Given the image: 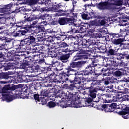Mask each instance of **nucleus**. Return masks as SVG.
<instances>
[{
  "instance_id": "obj_50",
  "label": "nucleus",
  "mask_w": 129,
  "mask_h": 129,
  "mask_svg": "<svg viewBox=\"0 0 129 129\" xmlns=\"http://www.w3.org/2000/svg\"><path fill=\"white\" fill-rule=\"evenodd\" d=\"M14 66H15V64L12 61L9 62L7 64V66L5 67L4 69L5 70H10V69H13Z\"/></svg>"
},
{
  "instance_id": "obj_24",
  "label": "nucleus",
  "mask_w": 129,
  "mask_h": 129,
  "mask_svg": "<svg viewBox=\"0 0 129 129\" xmlns=\"http://www.w3.org/2000/svg\"><path fill=\"white\" fill-rule=\"evenodd\" d=\"M117 69H118V70L113 72V74L115 77H122V76H124V75H127L126 72L125 70H123V69L121 68Z\"/></svg>"
},
{
  "instance_id": "obj_57",
  "label": "nucleus",
  "mask_w": 129,
  "mask_h": 129,
  "mask_svg": "<svg viewBox=\"0 0 129 129\" xmlns=\"http://www.w3.org/2000/svg\"><path fill=\"white\" fill-rule=\"evenodd\" d=\"M94 104L96 108H97V109H105V107L106 106L105 104H100L97 105V104L94 103Z\"/></svg>"
},
{
  "instance_id": "obj_20",
  "label": "nucleus",
  "mask_w": 129,
  "mask_h": 129,
  "mask_svg": "<svg viewBox=\"0 0 129 129\" xmlns=\"http://www.w3.org/2000/svg\"><path fill=\"white\" fill-rule=\"evenodd\" d=\"M13 74L12 72H8L6 73H2L0 74V78L1 79H6L7 80H9L8 82H10V80H13V77L11 76Z\"/></svg>"
},
{
  "instance_id": "obj_33",
  "label": "nucleus",
  "mask_w": 129,
  "mask_h": 129,
  "mask_svg": "<svg viewBox=\"0 0 129 129\" xmlns=\"http://www.w3.org/2000/svg\"><path fill=\"white\" fill-rule=\"evenodd\" d=\"M23 29V30H20L21 37H22V36H25L27 35V33H30V32H31V30L28 27V25H25Z\"/></svg>"
},
{
  "instance_id": "obj_45",
  "label": "nucleus",
  "mask_w": 129,
  "mask_h": 129,
  "mask_svg": "<svg viewBox=\"0 0 129 129\" xmlns=\"http://www.w3.org/2000/svg\"><path fill=\"white\" fill-rule=\"evenodd\" d=\"M79 46H80L78 44V40H77V41H75L74 45H73V50H72L71 53H72V54L74 53V52H76L79 49Z\"/></svg>"
},
{
  "instance_id": "obj_14",
  "label": "nucleus",
  "mask_w": 129,
  "mask_h": 129,
  "mask_svg": "<svg viewBox=\"0 0 129 129\" xmlns=\"http://www.w3.org/2000/svg\"><path fill=\"white\" fill-rule=\"evenodd\" d=\"M63 13H62V16H66V17H70L71 19H73L75 20L77 18V13H74V6H73L72 9H67V6H66Z\"/></svg>"
},
{
  "instance_id": "obj_64",
  "label": "nucleus",
  "mask_w": 129,
  "mask_h": 129,
  "mask_svg": "<svg viewBox=\"0 0 129 129\" xmlns=\"http://www.w3.org/2000/svg\"><path fill=\"white\" fill-rule=\"evenodd\" d=\"M56 101L55 102H60L61 101L64 100L65 99V97L60 95V96H58L55 97Z\"/></svg>"
},
{
  "instance_id": "obj_22",
  "label": "nucleus",
  "mask_w": 129,
  "mask_h": 129,
  "mask_svg": "<svg viewBox=\"0 0 129 129\" xmlns=\"http://www.w3.org/2000/svg\"><path fill=\"white\" fill-rule=\"evenodd\" d=\"M116 56H117V60H121L122 59L129 60V52L127 51H124L122 53H116Z\"/></svg>"
},
{
  "instance_id": "obj_43",
  "label": "nucleus",
  "mask_w": 129,
  "mask_h": 129,
  "mask_svg": "<svg viewBox=\"0 0 129 129\" xmlns=\"http://www.w3.org/2000/svg\"><path fill=\"white\" fill-rule=\"evenodd\" d=\"M108 55H110L111 56L116 55V51L115 50L112 49L111 47H107V52H106Z\"/></svg>"
},
{
  "instance_id": "obj_36",
  "label": "nucleus",
  "mask_w": 129,
  "mask_h": 129,
  "mask_svg": "<svg viewBox=\"0 0 129 129\" xmlns=\"http://www.w3.org/2000/svg\"><path fill=\"white\" fill-rule=\"evenodd\" d=\"M29 97H31V98H34L36 102H39L40 100V95L38 94H36V93H30Z\"/></svg>"
},
{
  "instance_id": "obj_16",
  "label": "nucleus",
  "mask_w": 129,
  "mask_h": 129,
  "mask_svg": "<svg viewBox=\"0 0 129 129\" xmlns=\"http://www.w3.org/2000/svg\"><path fill=\"white\" fill-rule=\"evenodd\" d=\"M30 91L27 87H23L21 88V93L18 94V98H22V99H28L30 96Z\"/></svg>"
},
{
  "instance_id": "obj_35",
  "label": "nucleus",
  "mask_w": 129,
  "mask_h": 129,
  "mask_svg": "<svg viewBox=\"0 0 129 129\" xmlns=\"http://www.w3.org/2000/svg\"><path fill=\"white\" fill-rule=\"evenodd\" d=\"M109 61L110 62V64H111V66L112 67V70H117L118 68L115 69V68L114 67H118V66H119V62H118V61H116L114 60H109Z\"/></svg>"
},
{
  "instance_id": "obj_32",
  "label": "nucleus",
  "mask_w": 129,
  "mask_h": 129,
  "mask_svg": "<svg viewBox=\"0 0 129 129\" xmlns=\"http://www.w3.org/2000/svg\"><path fill=\"white\" fill-rule=\"evenodd\" d=\"M87 106H92V107H95V104L93 103V98L90 97H87L85 98Z\"/></svg>"
},
{
  "instance_id": "obj_38",
  "label": "nucleus",
  "mask_w": 129,
  "mask_h": 129,
  "mask_svg": "<svg viewBox=\"0 0 129 129\" xmlns=\"http://www.w3.org/2000/svg\"><path fill=\"white\" fill-rule=\"evenodd\" d=\"M39 12H51L52 11L51 7H49V5L47 4L46 7H39L38 9Z\"/></svg>"
},
{
  "instance_id": "obj_37",
  "label": "nucleus",
  "mask_w": 129,
  "mask_h": 129,
  "mask_svg": "<svg viewBox=\"0 0 129 129\" xmlns=\"http://www.w3.org/2000/svg\"><path fill=\"white\" fill-rule=\"evenodd\" d=\"M124 41V39L123 38H118L116 39L112 40L111 41L112 43L113 44V45H121L122 43V42Z\"/></svg>"
},
{
  "instance_id": "obj_29",
  "label": "nucleus",
  "mask_w": 129,
  "mask_h": 129,
  "mask_svg": "<svg viewBox=\"0 0 129 129\" xmlns=\"http://www.w3.org/2000/svg\"><path fill=\"white\" fill-rule=\"evenodd\" d=\"M119 115H122L123 118L127 119L129 118V107H127L126 111H120L118 112Z\"/></svg>"
},
{
  "instance_id": "obj_47",
  "label": "nucleus",
  "mask_w": 129,
  "mask_h": 129,
  "mask_svg": "<svg viewBox=\"0 0 129 129\" xmlns=\"http://www.w3.org/2000/svg\"><path fill=\"white\" fill-rule=\"evenodd\" d=\"M41 51H42V52H46V53H52L51 46H41Z\"/></svg>"
},
{
  "instance_id": "obj_13",
  "label": "nucleus",
  "mask_w": 129,
  "mask_h": 129,
  "mask_svg": "<svg viewBox=\"0 0 129 129\" xmlns=\"http://www.w3.org/2000/svg\"><path fill=\"white\" fill-rule=\"evenodd\" d=\"M97 64H93L91 62L90 64H88L85 68V70L83 71L84 75L90 76L92 75V73H94L95 70V67Z\"/></svg>"
},
{
  "instance_id": "obj_5",
  "label": "nucleus",
  "mask_w": 129,
  "mask_h": 129,
  "mask_svg": "<svg viewBox=\"0 0 129 129\" xmlns=\"http://www.w3.org/2000/svg\"><path fill=\"white\" fill-rule=\"evenodd\" d=\"M73 94H70L68 96H64L63 100L60 102H57V106H60L62 108L67 107H74L73 105Z\"/></svg>"
},
{
  "instance_id": "obj_25",
  "label": "nucleus",
  "mask_w": 129,
  "mask_h": 129,
  "mask_svg": "<svg viewBox=\"0 0 129 129\" xmlns=\"http://www.w3.org/2000/svg\"><path fill=\"white\" fill-rule=\"evenodd\" d=\"M68 83H74V84H79L82 85V81H81V78L78 76H73V79H69Z\"/></svg>"
},
{
  "instance_id": "obj_55",
  "label": "nucleus",
  "mask_w": 129,
  "mask_h": 129,
  "mask_svg": "<svg viewBox=\"0 0 129 129\" xmlns=\"http://www.w3.org/2000/svg\"><path fill=\"white\" fill-rule=\"evenodd\" d=\"M58 42H57V44H54L53 45H51L50 46L52 53L56 52V50H57V49H59V48H60V47H59V44H58Z\"/></svg>"
},
{
  "instance_id": "obj_27",
  "label": "nucleus",
  "mask_w": 129,
  "mask_h": 129,
  "mask_svg": "<svg viewBox=\"0 0 129 129\" xmlns=\"http://www.w3.org/2000/svg\"><path fill=\"white\" fill-rule=\"evenodd\" d=\"M95 84L99 85L100 84V82L99 81H97L95 83L93 80L89 79L87 80V82L85 83L86 87H90L91 88H93V86Z\"/></svg>"
},
{
  "instance_id": "obj_28",
  "label": "nucleus",
  "mask_w": 129,
  "mask_h": 129,
  "mask_svg": "<svg viewBox=\"0 0 129 129\" xmlns=\"http://www.w3.org/2000/svg\"><path fill=\"white\" fill-rule=\"evenodd\" d=\"M71 71L74 72V71L70 70V68L68 67L67 68L61 73L62 75H63V77H64V78H68V77H69L70 75H72V74L70 72Z\"/></svg>"
},
{
  "instance_id": "obj_1",
  "label": "nucleus",
  "mask_w": 129,
  "mask_h": 129,
  "mask_svg": "<svg viewBox=\"0 0 129 129\" xmlns=\"http://www.w3.org/2000/svg\"><path fill=\"white\" fill-rule=\"evenodd\" d=\"M123 5V0H108L101 2L96 4L97 8L99 11H115L118 9V7H121Z\"/></svg>"
},
{
  "instance_id": "obj_26",
  "label": "nucleus",
  "mask_w": 129,
  "mask_h": 129,
  "mask_svg": "<svg viewBox=\"0 0 129 129\" xmlns=\"http://www.w3.org/2000/svg\"><path fill=\"white\" fill-rule=\"evenodd\" d=\"M71 55H72V52L62 54L61 56H60L59 59L62 63H67V62H69V59L71 57Z\"/></svg>"
},
{
  "instance_id": "obj_59",
  "label": "nucleus",
  "mask_w": 129,
  "mask_h": 129,
  "mask_svg": "<svg viewBox=\"0 0 129 129\" xmlns=\"http://www.w3.org/2000/svg\"><path fill=\"white\" fill-rule=\"evenodd\" d=\"M50 64H51L52 67H56L57 68V67L60 66V62L58 61H54V60H52Z\"/></svg>"
},
{
  "instance_id": "obj_61",
  "label": "nucleus",
  "mask_w": 129,
  "mask_h": 129,
  "mask_svg": "<svg viewBox=\"0 0 129 129\" xmlns=\"http://www.w3.org/2000/svg\"><path fill=\"white\" fill-rule=\"evenodd\" d=\"M58 45H59L60 48H66L67 47H69V45L65 42H58Z\"/></svg>"
},
{
  "instance_id": "obj_49",
  "label": "nucleus",
  "mask_w": 129,
  "mask_h": 129,
  "mask_svg": "<svg viewBox=\"0 0 129 129\" xmlns=\"http://www.w3.org/2000/svg\"><path fill=\"white\" fill-rule=\"evenodd\" d=\"M39 22V20L38 19L36 20V21H33L32 23V24L30 25H27V27L31 30V29H34L35 28L37 27V24H38Z\"/></svg>"
},
{
  "instance_id": "obj_63",
  "label": "nucleus",
  "mask_w": 129,
  "mask_h": 129,
  "mask_svg": "<svg viewBox=\"0 0 129 129\" xmlns=\"http://www.w3.org/2000/svg\"><path fill=\"white\" fill-rule=\"evenodd\" d=\"M36 81V79L31 77L29 75L27 76V79L26 80V83L28 82H35Z\"/></svg>"
},
{
  "instance_id": "obj_6",
  "label": "nucleus",
  "mask_w": 129,
  "mask_h": 129,
  "mask_svg": "<svg viewBox=\"0 0 129 129\" xmlns=\"http://www.w3.org/2000/svg\"><path fill=\"white\" fill-rule=\"evenodd\" d=\"M72 97L73 101V105L72 106H73V107L78 108V107L87 106L85 99L84 98L83 99V100H80L81 98H80V95L78 94V93H76L75 94H73Z\"/></svg>"
},
{
  "instance_id": "obj_19",
  "label": "nucleus",
  "mask_w": 129,
  "mask_h": 129,
  "mask_svg": "<svg viewBox=\"0 0 129 129\" xmlns=\"http://www.w3.org/2000/svg\"><path fill=\"white\" fill-rule=\"evenodd\" d=\"M65 8V5L63 3H54L52 4V9L55 11V12H58V13H63L64 12V9Z\"/></svg>"
},
{
  "instance_id": "obj_23",
  "label": "nucleus",
  "mask_w": 129,
  "mask_h": 129,
  "mask_svg": "<svg viewBox=\"0 0 129 129\" xmlns=\"http://www.w3.org/2000/svg\"><path fill=\"white\" fill-rule=\"evenodd\" d=\"M31 60L30 57H26L23 59V62L20 64V69H26L27 66L31 65Z\"/></svg>"
},
{
  "instance_id": "obj_58",
  "label": "nucleus",
  "mask_w": 129,
  "mask_h": 129,
  "mask_svg": "<svg viewBox=\"0 0 129 129\" xmlns=\"http://www.w3.org/2000/svg\"><path fill=\"white\" fill-rule=\"evenodd\" d=\"M29 18L30 19L31 22H32V21H34V20H38L39 17H38V15H36L35 14H34V13H31L29 16Z\"/></svg>"
},
{
  "instance_id": "obj_41",
  "label": "nucleus",
  "mask_w": 129,
  "mask_h": 129,
  "mask_svg": "<svg viewBox=\"0 0 129 129\" xmlns=\"http://www.w3.org/2000/svg\"><path fill=\"white\" fill-rule=\"evenodd\" d=\"M0 42L3 43V44H7V43L11 42V39L6 36H0Z\"/></svg>"
},
{
  "instance_id": "obj_44",
  "label": "nucleus",
  "mask_w": 129,
  "mask_h": 129,
  "mask_svg": "<svg viewBox=\"0 0 129 129\" xmlns=\"http://www.w3.org/2000/svg\"><path fill=\"white\" fill-rule=\"evenodd\" d=\"M49 98H47L46 97H41L39 99V101H38V104H42V105H44L47 103V102L48 101V99Z\"/></svg>"
},
{
  "instance_id": "obj_7",
  "label": "nucleus",
  "mask_w": 129,
  "mask_h": 129,
  "mask_svg": "<svg viewBox=\"0 0 129 129\" xmlns=\"http://www.w3.org/2000/svg\"><path fill=\"white\" fill-rule=\"evenodd\" d=\"M10 90V85H5L2 90V94L3 98L7 101V102H11L15 99L14 97V93L13 92L9 91Z\"/></svg>"
},
{
  "instance_id": "obj_4",
  "label": "nucleus",
  "mask_w": 129,
  "mask_h": 129,
  "mask_svg": "<svg viewBox=\"0 0 129 129\" xmlns=\"http://www.w3.org/2000/svg\"><path fill=\"white\" fill-rule=\"evenodd\" d=\"M36 41L34 34H31L27 38L19 40L20 43L17 45L20 47L19 49L26 51L27 46H29L32 43Z\"/></svg>"
},
{
  "instance_id": "obj_21",
  "label": "nucleus",
  "mask_w": 129,
  "mask_h": 129,
  "mask_svg": "<svg viewBox=\"0 0 129 129\" xmlns=\"http://www.w3.org/2000/svg\"><path fill=\"white\" fill-rule=\"evenodd\" d=\"M108 36H103L104 38H105V40L106 41H110V39L111 41L112 40H115L116 39H118V38H120V36H119V34L118 33H108Z\"/></svg>"
},
{
  "instance_id": "obj_40",
  "label": "nucleus",
  "mask_w": 129,
  "mask_h": 129,
  "mask_svg": "<svg viewBox=\"0 0 129 129\" xmlns=\"http://www.w3.org/2000/svg\"><path fill=\"white\" fill-rule=\"evenodd\" d=\"M119 34V36H120V38L121 37L122 38H123L125 37L127 34V30H126V29L125 28H122L120 29L119 33H118Z\"/></svg>"
},
{
  "instance_id": "obj_10",
  "label": "nucleus",
  "mask_w": 129,
  "mask_h": 129,
  "mask_svg": "<svg viewBox=\"0 0 129 129\" xmlns=\"http://www.w3.org/2000/svg\"><path fill=\"white\" fill-rule=\"evenodd\" d=\"M46 87H54L51 88L50 89H48V90L46 91H42L41 93V96H43L44 97H46L49 98L50 96H51V95H50L51 92H53V89L54 90L55 92H58L60 91V89L58 88V86L55 85L54 86V85H52L51 84H48L47 85H45Z\"/></svg>"
},
{
  "instance_id": "obj_51",
  "label": "nucleus",
  "mask_w": 129,
  "mask_h": 129,
  "mask_svg": "<svg viewBox=\"0 0 129 129\" xmlns=\"http://www.w3.org/2000/svg\"><path fill=\"white\" fill-rule=\"evenodd\" d=\"M34 50H35V52H36V53H39V54H34V57H36V56L39 57V56H40V55L41 54V50H42V46H37V47H35Z\"/></svg>"
},
{
  "instance_id": "obj_18",
  "label": "nucleus",
  "mask_w": 129,
  "mask_h": 129,
  "mask_svg": "<svg viewBox=\"0 0 129 129\" xmlns=\"http://www.w3.org/2000/svg\"><path fill=\"white\" fill-rule=\"evenodd\" d=\"M105 111L106 112H112L116 110L117 113H118L116 109V107H117V104L116 103H112L109 104H105Z\"/></svg>"
},
{
  "instance_id": "obj_31",
  "label": "nucleus",
  "mask_w": 129,
  "mask_h": 129,
  "mask_svg": "<svg viewBox=\"0 0 129 129\" xmlns=\"http://www.w3.org/2000/svg\"><path fill=\"white\" fill-rule=\"evenodd\" d=\"M78 44L80 46H86V47H87L88 45H89V43H90V44L91 43V42H90V41H91V39H88V40H86V39H78Z\"/></svg>"
},
{
  "instance_id": "obj_11",
  "label": "nucleus",
  "mask_w": 129,
  "mask_h": 129,
  "mask_svg": "<svg viewBox=\"0 0 129 129\" xmlns=\"http://www.w3.org/2000/svg\"><path fill=\"white\" fill-rule=\"evenodd\" d=\"M14 7H15V4L13 3L7 5L2 4L0 5V13L4 15H11V14H13L12 9Z\"/></svg>"
},
{
  "instance_id": "obj_2",
  "label": "nucleus",
  "mask_w": 129,
  "mask_h": 129,
  "mask_svg": "<svg viewBox=\"0 0 129 129\" xmlns=\"http://www.w3.org/2000/svg\"><path fill=\"white\" fill-rule=\"evenodd\" d=\"M15 49L12 50L10 52L8 51V53H11V55L7 60L12 62L15 65H18V63H19V61L20 60V57H18V56H19V54L20 53H23V52H25L26 50L20 49V46L18 44L15 45Z\"/></svg>"
},
{
  "instance_id": "obj_9",
  "label": "nucleus",
  "mask_w": 129,
  "mask_h": 129,
  "mask_svg": "<svg viewBox=\"0 0 129 129\" xmlns=\"http://www.w3.org/2000/svg\"><path fill=\"white\" fill-rule=\"evenodd\" d=\"M79 61L77 55H75L73 59L69 62V65L68 67L70 68L71 70H73L74 71V69L73 68H81L82 67V65L83 64H85L86 63V61Z\"/></svg>"
},
{
  "instance_id": "obj_17",
  "label": "nucleus",
  "mask_w": 129,
  "mask_h": 129,
  "mask_svg": "<svg viewBox=\"0 0 129 129\" xmlns=\"http://www.w3.org/2000/svg\"><path fill=\"white\" fill-rule=\"evenodd\" d=\"M91 42L89 43V45H87L86 46V50H84L85 53H86V52H96L97 51V49H98V47H96L95 46H94L95 44H96V42H95V40H91L90 41Z\"/></svg>"
},
{
  "instance_id": "obj_48",
  "label": "nucleus",
  "mask_w": 129,
  "mask_h": 129,
  "mask_svg": "<svg viewBox=\"0 0 129 129\" xmlns=\"http://www.w3.org/2000/svg\"><path fill=\"white\" fill-rule=\"evenodd\" d=\"M77 57H78V59L79 60H87V59H89V57L87 55H85V54H76Z\"/></svg>"
},
{
  "instance_id": "obj_34",
  "label": "nucleus",
  "mask_w": 129,
  "mask_h": 129,
  "mask_svg": "<svg viewBox=\"0 0 129 129\" xmlns=\"http://www.w3.org/2000/svg\"><path fill=\"white\" fill-rule=\"evenodd\" d=\"M53 42H54V40H53V39H50V38H45L43 41V44L45 46L51 47V45L50 43H52V44H53Z\"/></svg>"
},
{
  "instance_id": "obj_3",
  "label": "nucleus",
  "mask_w": 129,
  "mask_h": 129,
  "mask_svg": "<svg viewBox=\"0 0 129 129\" xmlns=\"http://www.w3.org/2000/svg\"><path fill=\"white\" fill-rule=\"evenodd\" d=\"M79 33V31L76 29V27L72 26L68 32H60L59 36L58 37V40L64 41L68 38V40L71 39L73 37L72 35Z\"/></svg>"
},
{
  "instance_id": "obj_30",
  "label": "nucleus",
  "mask_w": 129,
  "mask_h": 129,
  "mask_svg": "<svg viewBox=\"0 0 129 129\" xmlns=\"http://www.w3.org/2000/svg\"><path fill=\"white\" fill-rule=\"evenodd\" d=\"M102 81H103L104 84L105 85H108V84H110V83H114V78L111 77H107L102 79Z\"/></svg>"
},
{
  "instance_id": "obj_15",
  "label": "nucleus",
  "mask_w": 129,
  "mask_h": 129,
  "mask_svg": "<svg viewBox=\"0 0 129 129\" xmlns=\"http://www.w3.org/2000/svg\"><path fill=\"white\" fill-rule=\"evenodd\" d=\"M74 21L73 18L68 17H59L57 20V24L59 26H66L69 24H71Z\"/></svg>"
},
{
  "instance_id": "obj_12",
  "label": "nucleus",
  "mask_w": 129,
  "mask_h": 129,
  "mask_svg": "<svg viewBox=\"0 0 129 129\" xmlns=\"http://www.w3.org/2000/svg\"><path fill=\"white\" fill-rule=\"evenodd\" d=\"M59 72H56V74H55L54 78L52 80V81H51V79H49L47 80L48 82L49 83H53L54 82V83H61V81H62V82H66V83H68V81L69 80V78H65V77L63 76V75L61 74V76L60 75H58V73Z\"/></svg>"
},
{
  "instance_id": "obj_54",
  "label": "nucleus",
  "mask_w": 129,
  "mask_h": 129,
  "mask_svg": "<svg viewBox=\"0 0 129 129\" xmlns=\"http://www.w3.org/2000/svg\"><path fill=\"white\" fill-rule=\"evenodd\" d=\"M29 22H31V19H30V17L26 15L24 16V19L23 20L21 23H22V25L24 24H26V23H29Z\"/></svg>"
},
{
  "instance_id": "obj_39",
  "label": "nucleus",
  "mask_w": 129,
  "mask_h": 129,
  "mask_svg": "<svg viewBox=\"0 0 129 129\" xmlns=\"http://www.w3.org/2000/svg\"><path fill=\"white\" fill-rule=\"evenodd\" d=\"M118 89L120 90V93H122L123 94L129 93V88H123L121 86H118Z\"/></svg>"
},
{
  "instance_id": "obj_46",
  "label": "nucleus",
  "mask_w": 129,
  "mask_h": 129,
  "mask_svg": "<svg viewBox=\"0 0 129 129\" xmlns=\"http://www.w3.org/2000/svg\"><path fill=\"white\" fill-rule=\"evenodd\" d=\"M97 52L99 53H106L107 51V47L106 45H101L100 47L98 48Z\"/></svg>"
},
{
  "instance_id": "obj_8",
  "label": "nucleus",
  "mask_w": 129,
  "mask_h": 129,
  "mask_svg": "<svg viewBox=\"0 0 129 129\" xmlns=\"http://www.w3.org/2000/svg\"><path fill=\"white\" fill-rule=\"evenodd\" d=\"M48 67H45L42 71H43L44 73H46L48 80L50 79V81H52L55 78V74H57L58 70L57 68H52L53 67L51 63H48Z\"/></svg>"
},
{
  "instance_id": "obj_53",
  "label": "nucleus",
  "mask_w": 129,
  "mask_h": 129,
  "mask_svg": "<svg viewBox=\"0 0 129 129\" xmlns=\"http://www.w3.org/2000/svg\"><path fill=\"white\" fill-rule=\"evenodd\" d=\"M111 21L115 23H121L120 21H121V18H120V17H117V16L115 15L112 17Z\"/></svg>"
},
{
  "instance_id": "obj_52",
  "label": "nucleus",
  "mask_w": 129,
  "mask_h": 129,
  "mask_svg": "<svg viewBox=\"0 0 129 129\" xmlns=\"http://www.w3.org/2000/svg\"><path fill=\"white\" fill-rule=\"evenodd\" d=\"M99 59H100V57L98 56H94L92 58H91V61H92V64H95L96 63H97L99 62Z\"/></svg>"
},
{
  "instance_id": "obj_42",
  "label": "nucleus",
  "mask_w": 129,
  "mask_h": 129,
  "mask_svg": "<svg viewBox=\"0 0 129 129\" xmlns=\"http://www.w3.org/2000/svg\"><path fill=\"white\" fill-rule=\"evenodd\" d=\"M97 88H92V90L90 92L89 95H90V97L92 98H95L96 97V92H97Z\"/></svg>"
},
{
  "instance_id": "obj_56",
  "label": "nucleus",
  "mask_w": 129,
  "mask_h": 129,
  "mask_svg": "<svg viewBox=\"0 0 129 129\" xmlns=\"http://www.w3.org/2000/svg\"><path fill=\"white\" fill-rule=\"evenodd\" d=\"M47 106L49 108H53L57 106V102H55L53 101H49L47 104Z\"/></svg>"
},
{
  "instance_id": "obj_62",
  "label": "nucleus",
  "mask_w": 129,
  "mask_h": 129,
  "mask_svg": "<svg viewBox=\"0 0 129 129\" xmlns=\"http://www.w3.org/2000/svg\"><path fill=\"white\" fill-rule=\"evenodd\" d=\"M36 28H37L36 31L37 33H41V32H44V30H45V27H44L43 25L38 26Z\"/></svg>"
},
{
  "instance_id": "obj_60",
  "label": "nucleus",
  "mask_w": 129,
  "mask_h": 129,
  "mask_svg": "<svg viewBox=\"0 0 129 129\" xmlns=\"http://www.w3.org/2000/svg\"><path fill=\"white\" fill-rule=\"evenodd\" d=\"M101 99H102V98L101 96H96V97L94 98H93V102H95V103L96 104H97L98 102H99V101H100V102H102V101H101Z\"/></svg>"
}]
</instances>
